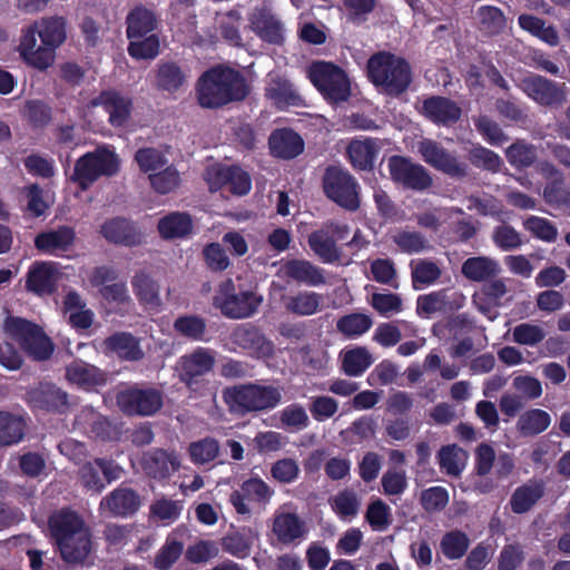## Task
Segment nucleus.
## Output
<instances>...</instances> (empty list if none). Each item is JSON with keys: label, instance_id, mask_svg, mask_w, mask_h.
Here are the masks:
<instances>
[{"label": "nucleus", "instance_id": "56", "mask_svg": "<svg viewBox=\"0 0 570 570\" xmlns=\"http://www.w3.org/2000/svg\"><path fill=\"white\" fill-rule=\"evenodd\" d=\"M412 285L414 289H421L420 285L434 284L441 277V268L431 261L420 259L417 263H411Z\"/></svg>", "mask_w": 570, "mask_h": 570}, {"label": "nucleus", "instance_id": "10", "mask_svg": "<svg viewBox=\"0 0 570 570\" xmlns=\"http://www.w3.org/2000/svg\"><path fill=\"white\" fill-rule=\"evenodd\" d=\"M116 403L127 416H154L164 406V392L157 387L136 383L118 391Z\"/></svg>", "mask_w": 570, "mask_h": 570}, {"label": "nucleus", "instance_id": "39", "mask_svg": "<svg viewBox=\"0 0 570 570\" xmlns=\"http://www.w3.org/2000/svg\"><path fill=\"white\" fill-rule=\"evenodd\" d=\"M462 275L472 282H487L495 278L501 266L494 258L488 256H475L465 259L461 267Z\"/></svg>", "mask_w": 570, "mask_h": 570}, {"label": "nucleus", "instance_id": "22", "mask_svg": "<svg viewBox=\"0 0 570 570\" xmlns=\"http://www.w3.org/2000/svg\"><path fill=\"white\" fill-rule=\"evenodd\" d=\"M76 230L71 226L61 225L56 229L39 233L35 237V247L49 255H59L68 252L75 244Z\"/></svg>", "mask_w": 570, "mask_h": 570}, {"label": "nucleus", "instance_id": "41", "mask_svg": "<svg viewBox=\"0 0 570 570\" xmlns=\"http://www.w3.org/2000/svg\"><path fill=\"white\" fill-rule=\"evenodd\" d=\"M26 421L22 416L0 411V446L18 444L24 438Z\"/></svg>", "mask_w": 570, "mask_h": 570}, {"label": "nucleus", "instance_id": "35", "mask_svg": "<svg viewBox=\"0 0 570 570\" xmlns=\"http://www.w3.org/2000/svg\"><path fill=\"white\" fill-rule=\"evenodd\" d=\"M283 272L287 278L307 286H320L326 282L323 269L307 259H288L283 264Z\"/></svg>", "mask_w": 570, "mask_h": 570}, {"label": "nucleus", "instance_id": "49", "mask_svg": "<svg viewBox=\"0 0 570 570\" xmlns=\"http://www.w3.org/2000/svg\"><path fill=\"white\" fill-rule=\"evenodd\" d=\"M470 547L468 534L461 530H451L443 534L440 550L448 560H458L465 556Z\"/></svg>", "mask_w": 570, "mask_h": 570}, {"label": "nucleus", "instance_id": "8", "mask_svg": "<svg viewBox=\"0 0 570 570\" xmlns=\"http://www.w3.org/2000/svg\"><path fill=\"white\" fill-rule=\"evenodd\" d=\"M308 79L331 105L346 102L351 97V82L346 72L328 61H315L307 70Z\"/></svg>", "mask_w": 570, "mask_h": 570}, {"label": "nucleus", "instance_id": "6", "mask_svg": "<svg viewBox=\"0 0 570 570\" xmlns=\"http://www.w3.org/2000/svg\"><path fill=\"white\" fill-rule=\"evenodd\" d=\"M119 169L118 155L107 146H98L77 159L70 180L87 190L100 177H112Z\"/></svg>", "mask_w": 570, "mask_h": 570}, {"label": "nucleus", "instance_id": "57", "mask_svg": "<svg viewBox=\"0 0 570 570\" xmlns=\"http://www.w3.org/2000/svg\"><path fill=\"white\" fill-rule=\"evenodd\" d=\"M523 227L534 238L546 243H553L558 237L557 226L549 219L531 215L523 220Z\"/></svg>", "mask_w": 570, "mask_h": 570}, {"label": "nucleus", "instance_id": "45", "mask_svg": "<svg viewBox=\"0 0 570 570\" xmlns=\"http://www.w3.org/2000/svg\"><path fill=\"white\" fill-rule=\"evenodd\" d=\"M374 360L365 346H356L347 350L342 356V370L347 376H361Z\"/></svg>", "mask_w": 570, "mask_h": 570}, {"label": "nucleus", "instance_id": "1", "mask_svg": "<svg viewBox=\"0 0 570 570\" xmlns=\"http://www.w3.org/2000/svg\"><path fill=\"white\" fill-rule=\"evenodd\" d=\"M67 39L63 17H47L22 30L18 51L23 62L39 71H46L56 59V50Z\"/></svg>", "mask_w": 570, "mask_h": 570}, {"label": "nucleus", "instance_id": "47", "mask_svg": "<svg viewBox=\"0 0 570 570\" xmlns=\"http://www.w3.org/2000/svg\"><path fill=\"white\" fill-rule=\"evenodd\" d=\"M518 22L521 29L530 32L532 36L538 37L550 46H557L559 42V35L553 26H547L546 21L532 14H520Z\"/></svg>", "mask_w": 570, "mask_h": 570}, {"label": "nucleus", "instance_id": "52", "mask_svg": "<svg viewBox=\"0 0 570 570\" xmlns=\"http://www.w3.org/2000/svg\"><path fill=\"white\" fill-rule=\"evenodd\" d=\"M128 55L136 60L154 59L159 53L160 41L157 33L144 36V38H128Z\"/></svg>", "mask_w": 570, "mask_h": 570}, {"label": "nucleus", "instance_id": "16", "mask_svg": "<svg viewBox=\"0 0 570 570\" xmlns=\"http://www.w3.org/2000/svg\"><path fill=\"white\" fill-rule=\"evenodd\" d=\"M273 494L274 491L264 480L249 478L230 493L229 502L238 514L250 515V503L266 504Z\"/></svg>", "mask_w": 570, "mask_h": 570}, {"label": "nucleus", "instance_id": "23", "mask_svg": "<svg viewBox=\"0 0 570 570\" xmlns=\"http://www.w3.org/2000/svg\"><path fill=\"white\" fill-rule=\"evenodd\" d=\"M249 22L250 29L264 42L276 46L283 45V24L269 9L256 8L249 18Z\"/></svg>", "mask_w": 570, "mask_h": 570}, {"label": "nucleus", "instance_id": "4", "mask_svg": "<svg viewBox=\"0 0 570 570\" xmlns=\"http://www.w3.org/2000/svg\"><path fill=\"white\" fill-rule=\"evenodd\" d=\"M366 75L375 88L391 97L406 92L413 80L409 61L390 51L373 53L366 63Z\"/></svg>", "mask_w": 570, "mask_h": 570}, {"label": "nucleus", "instance_id": "9", "mask_svg": "<svg viewBox=\"0 0 570 570\" xmlns=\"http://www.w3.org/2000/svg\"><path fill=\"white\" fill-rule=\"evenodd\" d=\"M6 331L33 360L46 361L51 357L55 346L42 327L21 317H9Z\"/></svg>", "mask_w": 570, "mask_h": 570}, {"label": "nucleus", "instance_id": "19", "mask_svg": "<svg viewBox=\"0 0 570 570\" xmlns=\"http://www.w3.org/2000/svg\"><path fill=\"white\" fill-rule=\"evenodd\" d=\"M232 341L257 358H267L274 354V343L250 323L238 325L232 333Z\"/></svg>", "mask_w": 570, "mask_h": 570}, {"label": "nucleus", "instance_id": "61", "mask_svg": "<svg viewBox=\"0 0 570 570\" xmlns=\"http://www.w3.org/2000/svg\"><path fill=\"white\" fill-rule=\"evenodd\" d=\"M24 117L32 128H43L52 119V109L42 100H28L24 106Z\"/></svg>", "mask_w": 570, "mask_h": 570}, {"label": "nucleus", "instance_id": "25", "mask_svg": "<svg viewBox=\"0 0 570 570\" xmlns=\"http://www.w3.org/2000/svg\"><path fill=\"white\" fill-rule=\"evenodd\" d=\"M268 147L272 156L289 160L304 151V140L292 128H277L268 137Z\"/></svg>", "mask_w": 570, "mask_h": 570}, {"label": "nucleus", "instance_id": "37", "mask_svg": "<svg viewBox=\"0 0 570 570\" xmlns=\"http://www.w3.org/2000/svg\"><path fill=\"white\" fill-rule=\"evenodd\" d=\"M69 382L83 389H94L107 383V375L99 367L83 361H75L66 367Z\"/></svg>", "mask_w": 570, "mask_h": 570}, {"label": "nucleus", "instance_id": "13", "mask_svg": "<svg viewBox=\"0 0 570 570\" xmlns=\"http://www.w3.org/2000/svg\"><path fill=\"white\" fill-rule=\"evenodd\" d=\"M419 153L428 165L452 178L461 179L468 176L466 163L432 139L420 141Z\"/></svg>", "mask_w": 570, "mask_h": 570}, {"label": "nucleus", "instance_id": "31", "mask_svg": "<svg viewBox=\"0 0 570 570\" xmlns=\"http://www.w3.org/2000/svg\"><path fill=\"white\" fill-rule=\"evenodd\" d=\"M193 229L191 215L186 212H171L157 223L158 234L165 240L186 238L191 235Z\"/></svg>", "mask_w": 570, "mask_h": 570}, {"label": "nucleus", "instance_id": "2", "mask_svg": "<svg viewBox=\"0 0 570 570\" xmlns=\"http://www.w3.org/2000/svg\"><path fill=\"white\" fill-rule=\"evenodd\" d=\"M48 529L66 563H86L92 550L91 532L78 512L69 507L55 510L48 518Z\"/></svg>", "mask_w": 570, "mask_h": 570}, {"label": "nucleus", "instance_id": "60", "mask_svg": "<svg viewBox=\"0 0 570 570\" xmlns=\"http://www.w3.org/2000/svg\"><path fill=\"white\" fill-rule=\"evenodd\" d=\"M282 426L289 431H302L309 425L305 409L298 403H292L281 411Z\"/></svg>", "mask_w": 570, "mask_h": 570}, {"label": "nucleus", "instance_id": "26", "mask_svg": "<svg viewBox=\"0 0 570 570\" xmlns=\"http://www.w3.org/2000/svg\"><path fill=\"white\" fill-rule=\"evenodd\" d=\"M421 114L436 125L449 126L461 117V108L450 98L432 96L423 100Z\"/></svg>", "mask_w": 570, "mask_h": 570}, {"label": "nucleus", "instance_id": "11", "mask_svg": "<svg viewBox=\"0 0 570 570\" xmlns=\"http://www.w3.org/2000/svg\"><path fill=\"white\" fill-rule=\"evenodd\" d=\"M263 297L253 291L235 293L230 279L220 285L219 292L214 296L213 305L222 314L232 320H242L253 316L261 306Z\"/></svg>", "mask_w": 570, "mask_h": 570}, {"label": "nucleus", "instance_id": "59", "mask_svg": "<svg viewBox=\"0 0 570 570\" xmlns=\"http://www.w3.org/2000/svg\"><path fill=\"white\" fill-rule=\"evenodd\" d=\"M331 507L340 518H352L358 512L360 500L354 491L345 489L333 497Z\"/></svg>", "mask_w": 570, "mask_h": 570}, {"label": "nucleus", "instance_id": "36", "mask_svg": "<svg viewBox=\"0 0 570 570\" xmlns=\"http://www.w3.org/2000/svg\"><path fill=\"white\" fill-rule=\"evenodd\" d=\"M158 19L154 10L139 4L135 6L126 17L127 38H144L155 33Z\"/></svg>", "mask_w": 570, "mask_h": 570}, {"label": "nucleus", "instance_id": "30", "mask_svg": "<svg viewBox=\"0 0 570 570\" xmlns=\"http://www.w3.org/2000/svg\"><path fill=\"white\" fill-rule=\"evenodd\" d=\"M546 484L543 480L531 479L518 487L511 494L509 504L515 514L529 512L543 498Z\"/></svg>", "mask_w": 570, "mask_h": 570}, {"label": "nucleus", "instance_id": "43", "mask_svg": "<svg viewBox=\"0 0 570 570\" xmlns=\"http://www.w3.org/2000/svg\"><path fill=\"white\" fill-rule=\"evenodd\" d=\"M217 179L223 186H227L234 195L244 196L252 188L249 175L236 165L220 168L217 171Z\"/></svg>", "mask_w": 570, "mask_h": 570}, {"label": "nucleus", "instance_id": "21", "mask_svg": "<svg viewBox=\"0 0 570 570\" xmlns=\"http://www.w3.org/2000/svg\"><path fill=\"white\" fill-rule=\"evenodd\" d=\"M92 106H101L108 114L112 127H122L130 118L132 101L116 90H104L92 101Z\"/></svg>", "mask_w": 570, "mask_h": 570}, {"label": "nucleus", "instance_id": "58", "mask_svg": "<svg viewBox=\"0 0 570 570\" xmlns=\"http://www.w3.org/2000/svg\"><path fill=\"white\" fill-rule=\"evenodd\" d=\"M469 160L474 167L491 173L500 171L502 166V159L497 153L480 145L470 149Z\"/></svg>", "mask_w": 570, "mask_h": 570}, {"label": "nucleus", "instance_id": "46", "mask_svg": "<svg viewBox=\"0 0 570 570\" xmlns=\"http://www.w3.org/2000/svg\"><path fill=\"white\" fill-rule=\"evenodd\" d=\"M373 320L364 313H350L336 321V330L346 338H356L370 331Z\"/></svg>", "mask_w": 570, "mask_h": 570}, {"label": "nucleus", "instance_id": "24", "mask_svg": "<svg viewBox=\"0 0 570 570\" xmlns=\"http://www.w3.org/2000/svg\"><path fill=\"white\" fill-rule=\"evenodd\" d=\"M144 472L151 479L164 480L177 471L180 466L179 460L174 451L153 449L144 453L141 461Z\"/></svg>", "mask_w": 570, "mask_h": 570}, {"label": "nucleus", "instance_id": "28", "mask_svg": "<svg viewBox=\"0 0 570 570\" xmlns=\"http://www.w3.org/2000/svg\"><path fill=\"white\" fill-rule=\"evenodd\" d=\"M106 353L115 354L118 358L128 362H137L144 358V351L139 340L129 332H116L102 342Z\"/></svg>", "mask_w": 570, "mask_h": 570}, {"label": "nucleus", "instance_id": "34", "mask_svg": "<svg viewBox=\"0 0 570 570\" xmlns=\"http://www.w3.org/2000/svg\"><path fill=\"white\" fill-rule=\"evenodd\" d=\"M272 530L283 544L293 543L306 533L305 522L295 512L275 513Z\"/></svg>", "mask_w": 570, "mask_h": 570}, {"label": "nucleus", "instance_id": "17", "mask_svg": "<svg viewBox=\"0 0 570 570\" xmlns=\"http://www.w3.org/2000/svg\"><path fill=\"white\" fill-rule=\"evenodd\" d=\"M465 304V296L462 293L442 288L428 294L420 295L416 299V314L421 317H429L435 313H454Z\"/></svg>", "mask_w": 570, "mask_h": 570}, {"label": "nucleus", "instance_id": "42", "mask_svg": "<svg viewBox=\"0 0 570 570\" xmlns=\"http://www.w3.org/2000/svg\"><path fill=\"white\" fill-rule=\"evenodd\" d=\"M551 423L550 414L541 409H530L523 412L517 422L518 432L525 438L544 432Z\"/></svg>", "mask_w": 570, "mask_h": 570}, {"label": "nucleus", "instance_id": "50", "mask_svg": "<svg viewBox=\"0 0 570 570\" xmlns=\"http://www.w3.org/2000/svg\"><path fill=\"white\" fill-rule=\"evenodd\" d=\"M480 30L489 36L501 33L507 27L503 11L495 6H481L476 11Z\"/></svg>", "mask_w": 570, "mask_h": 570}, {"label": "nucleus", "instance_id": "27", "mask_svg": "<svg viewBox=\"0 0 570 570\" xmlns=\"http://www.w3.org/2000/svg\"><path fill=\"white\" fill-rule=\"evenodd\" d=\"M140 495L132 489L119 487L106 495L100 508L107 509L115 517H131L140 508Z\"/></svg>", "mask_w": 570, "mask_h": 570}, {"label": "nucleus", "instance_id": "3", "mask_svg": "<svg viewBox=\"0 0 570 570\" xmlns=\"http://www.w3.org/2000/svg\"><path fill=\"white\" fill-rule=\"evenodd\" d=\"M196 90L199 105L210 109L243 101L249 95L242 72L222 65L206 70L198 79Z\"/></svg>", "mask_w": 570, "mask_h": 570}, {"label": "nucleus", "instance_id": "63", "mask_svg": "<svg viewBox=\"0 0 570 570\" xmlns=\"http://www.w3.org/2000/svg\"><path fill=\"white\" fill-rule=\"evenodd\" d=\"M420 503L428 513L440 512L449 503V492L441 485L428 488L421 492Z\"/></svg>", "mask_w": 570, "mask_h": 570}, {"label": "nucleus", "instance_id": "18", "mask_svg": "<svg viewBox=\"0 0 570 570\" xmlns=\"http://www.w3.org/2000/svg\"><path fill=\"white\" fill-rule=\"evenodd\" d=\"M99 234L112 245L136 247L141 244L140 229L127 217L116 216L106 219L99 227Z\"/></svg>", "mask_w": 570, "mask_h": 570}, {"label": "nucleus", "instance_id": "51", "mask_svg": "<svg viewBox=\"0 0 570 570\" xmlns=\"http://www.w3.org/2000/svg\"><path fill=\"white\" fill-rule=\"evenodd\" d=\"M175 332L190 341H205L206 320L198 315H181L174 321Z\"/></svg>", "mask_w": 570, "mask_h": 570}, {"label": "nucleus", "instance_id": "12", "mask_svg": "<svg viewBox=\"0 0 570 570\" xmlns=\"http://www.w3.org/2000/svg\"><path fill=\"white\" fill-rule=\"evenodd\" d=\"M387 168L392 181L404 189L423 191L433 185V179L428 169L415 164L409 157L393 155L387 160Z\"/></svg>", "mask_w": 570, "mask_h": 570}, {"label": "nucleus", "instance_id": "29", "mask_svg": "<svg viewBox=\"0 0 570 570\" xmlns=\"http://www.w3.org/2000/svg\"><path fill=\"white\" fill-rule=\"evenodd\" d=\"M26 287L37 295H51L57 289V271L52 263L36 262L27 274Z\"/></svg>", "mask_w": 570, "mask_h": 570}, {"label": "nucleus", "instance_id": "53", "mask_svg": "<svg viewBox=\"0 0 570 570\" xmlns=\"http://www.w3.org/2000/svg\"><path fill=\"white\" fill-rule=\"evenodd\" d=\"M464 450L455 444L442 446L438 453L439 465L448 475L458 476L463 470Z\"/></svg>", "mask_w": 570, "mask_h": 570}, {"label": "nucleus", "instance_id": "54", "mask_svg": "<svg viewBox=\"0 0 570 570\" xmlns=\"http://www.w3.org/2000/svg\"><path fill=\"white\" fill-rule=\"evenodd\" d=\"M510 165L514 168H528L537 160V149L524 140H517L505 151Z\"/></svg>", "mask_w": 570, "mask_h": 570}, {"label": "nucleus", "instance_id": "40", "mask_svg": "<svg viewBox=\"0 0 570 570\" xmlns=\"http://www.w3.org/2000/svg\"><path fill=\"white\" fill-rule=\"evenodd\" d=\"M253 543V532L249 528L229 531L222 538L220 542L223 551L237 559L247 558L250 554Z\"/></svg>", "mask_w": 570, "mask_h": 570}, {"label": "nucleus", "instance_id": "38", "mask_svg": "<svg viewBox=\"0 0 570 570\" xmlns=\"http://www.w3.org/2000/svg\"><path fill=\"white\" fill-rule=\"evenodd\" d=\"M307 244L312 252L324 264H335L342 256V250L335 244V238L324 225L308 235Z\"/></svg>", "mask_w": 570, "mask_h": 570}, {"label": "nucleus", "instance_id": "5", "mask_svg": "<svg viewBox=\"0 0 570 570\" xmlns=\"http://www.w3.org/2000/svg\"><path fill=\"white\" fill-rule=\"evenodd\" d=\"M223 400L232 413L245 415L275 409L282 401V392L274 385L246 383L225 387Z\"/></svg>", "mask_w": 570, "mask_h": 570}, {"label": "nucleus", "instance_id": "33", "mask_svg": "<svg viewBox=\"0 0 570 570\" xmlns=\"http://www.w3.org/2000/svg\"><path fill=\"white\" fill-rule=\"evenodd\" d=\"M380 146L373 138L353 139L346 147V156L355 170L370 171L374 168Z\"/></svg>", "mask_w": 570, "mask_h": 570}, {"label": "nucleus", "instance_id": "62", "mask_svg": "<svg viewBox=\"0 0 570 570\" xmlns=\"http://www.w3.org/2000/svg\"><path fill=\"white\" fill-rule=\"evenodd\" d=\"M185 76L180 67L175 62H166L159 66L157 71V85L167 91L177 90L184 82Z\"/></svg>", "mask_w": 570, "mask_h": 570}, {"label": "nucleus", "instance_id": "64", "mask_svg": "<svg viewBox=\"0 0 570 570\" xmlns=\"http://www.w3.org/2000/svg\"><path fill=\"white\" fill-rule=\"evenodd\" d=\"M183 550L184 546L180 541L167 539L154 559V568L157 570H170L181 556Z\"/></svg>", "mask_w": 570, "mask_h": 570}, {"label": "nucleus", "instance_id": "15", "mask_svg": "<svg viewBox=\"0 0 570 570\" xmlns=\"http://www.w3.org/2000/svg\"><path fill=\"white\" fill-rule=\"evenodd\" d=\"M521 89L529 98L543 107L560 106L567 98L564 83H558L534 73L522 79Z\"/></svg>", "mask_w": 570, "mask_h": 570}, {"label": "nucleus", "instance_id": "32", "mask_svg": "<svg viewBox=\"0 0 570 570\" xmlns=\"http://www.w3.org/2000/svg\"><path fill=\"white\" fill-rule=\"evenodd\" d=\"M265 97L272 100L275 107L281 110L304 105V99L296 91L293 83L281 76L272 78L265 88Z\"/></svg>", "mask_w": 570, "mask_h": 570}, {"label": "nucleus", "instance_id": "55", "mask_svg": "<svg viewBox=\"0 0 570 570\" xmlns=\"http://www.w3.org/2000/svg\"><path fill=\"white\" fill-rule=\"evenodd\" d=\"M191 461L195 464H206L214 461L219 454V443L212 436L191 442L188 448Z\"/></svg>", "mask_w": 570, "mask_h": 570}, {"label": "nucleus", "instance_id": "48", "mask_svg": "<svg viewBox=\"0 0 570 570\" xmlns=\"http://www.w3.org/2000/svg\"><path fill=\"white\" fill-rule=\"evenodd\" d=\"M131 285L141 304L151 307L160 305L158 284L149 275L144 272L137 273L131 279Z\"/></svg>", "mask_w": 570, "mask_h": 570}, {"label": "nucleus", "instance_id": "20", "mask_svg": "<svg viewBox=\"0 0 570 570\" xmlns=\"http://www.w3.org/2000/svg\"><path fill=\"white\" fill-rule=\"evenodd\" d=\"M215 364L212 352L204 347H197L193 353L180 358L179 379L193 391L197 390L200 379L209 373Z\"/></svg>", "mask_w": 570, "mask_h": 570}, {"label": "nucleus", "instance_id": "14", "mask_svg": "<svg viewBox=\"0 0 570 570\" xmlns=\"http://www.w3.org/2000/svg\"><path fill=\"white\" fill-rule=\"evenodd\" d=\"M27 402L33 411L51 414H67L70 410L69 395L53 383H40L27 393Z\"/></svg>", "mask_w": 570, "mask_h": 570}, {"label": "nucleus", "instance_id": "44", "mask_svg": "<svg viewBox=\"0 0 570 570\" xmlns=\"http://www.w3.org/2000/svg\"><path fill=\"white\" fill-rule=\"evenodd\" d=\"M323 297L315 292H299L285 298L284 305L287 312L298 316L314 315L320 311Z\"/></svg>", "mask_w": 570, "mask_h": 570}, {"label": "nucleus", "instance_id": "7", "mask_svg": "<svg viewBox=\"0 0 570 570\" xmlns=\"http://www.w3.org/2000/svg\"><path fill=\"white\" fill-rule=\"evenodd\" d=\"M322 188L327 199L346 212L354 213L361 207V186L345 168L330 165L322 176Z\"/></svg>", "mask_w": 570, "mask_h": 570}]
</instances>
